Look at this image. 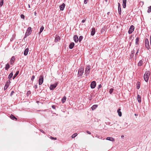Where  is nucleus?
<instances>
[{"mask_svg": "<svg viewBox=\"0 0 151 151\" xmlns=\"http://www.w3.org/2000/svg\"><path fill=\"white\" fill-rule=\"evenodd\" d=\"M150 74V73L149 71H146L144 76V80L146 82H147L148 79Z\"/></svg>", "mask_w": 151, "mask_h": 151, "instance_id": "f257e3e1", "label": "nucleus"}, {"mask_svg": "<svg viewBox=\"0 0 151 151\" xmlns=\"http://www.w3.org/2000/svg\"><path fill=\"white\" fill-rule=\"evenodd\" d=\"M84 72V68L83 66H81L78 70V77L81 76L83 74Z\"/></svg>", "mask_w": 151, "mask_h": 151, "instance_id": "f03ea898", "label": "nucleus"}, {"mask_svg": "<svg viewBox=\"0 0 151 151\" xmlns=\"http://www.w3.org/2000/svg\"><path fill=\"white\" fill-rule=\"evenodd\" d=\"M32 32V28L31 27H29L27 29L25 35V37L30 35Z\"/></svg>", "mask_w": 151, "mask_h": 151, "instance_id": "7ed1b4c3", "label": "nucleus"}, {"mask_svg": "<svg viewBox=\"0 0 151 151\" xmlns=\"http://www.w3.org/2000/svg\"><path fill=\"white\" fill-rule=\"evenodd\" d=\"M44 81V76L43 75H40L39 76V84L40 85H41Z\"/></svg>", "mask_w": 151, "mask_h": 151, "instance_id": "20e7f679", "label": "nucleus"}, {"mask_svg": "<svg viewBox=\"0 0 151 151\" xmlns=\"http://www.w3.org/2000/svg\"><path fill=\"white\" fill-rule=\"evenodd\" d=\"M90 67L89 65L87 66L86 68V70L85 72V74L86 76L90 72Z\"/></svg>", "mask_w": 151, "mask_h": 151, "instance_id": "39448f33", "label": "nucleus"}, {"mask_svg": "<svg viewBox=\"0 0 151 151\" xmlns=\"http://www.w3.org/2000/svg\"><path fill=\"white\" fill-rule=\"evenodd\" d=\"M145 46L147 50H149L150 48L149 45V42L148 39L147 38L145 39Z\"/></svg>", "mask_w": 151, "mask_h": 151, "instance_id": "423d86ee", "label": "nucleus"}, {"mask_svg": "<svg viewBox=\"0 0 151 151\" xmlns=\"http://www.w3.org/2000/svg\"><path fill=\"white\" fill-rule=\"evenodd\" d=\"M134 26L133 25H131L128 31V33L129 34H131L134 31Z\"/></svg>", "mask_w": 151, "mask_h": 151, "instance_id": "0eeeda50", "label": "nucleus"}, {"mask_svg": "<svg viewBox=\"0 0 151 151\" xmlns=\"http://www.w3.org/2000/svg\"><path fill=\"white\" fill-rule=\"evenodd\" d=\"M58 83H55L54 84H52L50 86V88L51 90H53L57 86Z\"/></svg>", "mask_w": 151, "mask_h": 151, "instance_id": "6e6552de", "label": "nucleus"}, {"mask_svg": "<svg viewBox=\"0 0 151 151\" xmlns=\"http://www.w3.org/2000/svg\"><path fill=\"white\" fill-rule=\"evenodd\" d=\"M96 85V83L95 81H93L91 82V88H94Z\"/></svg>", "mask_w": 151, "mask_h": 151, "instance_id": "1a4fd4ad", "label": "nucleus"}, {"mask_svg": "<svg viewBox=\"0 0 151 151\" xmlns=\"http://www.w3.org/2000/svg\"><path fill=\"white\" fill-rule=\"evenodd\" d=\"M15 57L14 56H13L11 58L10 61V63L11 65H13L15 61Z\"/></svg>", "mask_w": 151, "mask_h": 151, "instance_id": "9d476101", "label": "nucleus"}, {"mask_svg": "<svg viewBox=\"0 0 151 151\" xmlns=\"http://www.w3.org/2000/svg\"><path fill=\"white\" fill-rule=\"evenodd\" d=\"M118 11L119 14L120 15L121 13V5L119 3H118Z\"/></svg>", "mask_w": 151, "mask_h": 151, "instance_id": "9b49d317", "label": "nucleus"}, {"mask_svg": "<svg viewBox=\"0 0 151 151\" xmlns=\"http://www.w3.org/2000/svg\"><path fill=\"white\" fill-rule=\"evenodd\" d=\"M73 40L75 42H77L78 40V37L77 35H75L73 37Z\"/></svg>", "mask_w": 151, "mask_h": 151, "instance_id": "f8f14e48", "label": "nucleus"}, {"mask_svg": "<svg viewBox=\"0 0 151 151\" xmlns=\"http://www.w3.org/2000/svg\"><path fill=\"white\" fill-rule=\"evenodd\" d=\"M65 5L64 3H63L62 5L60 6V9L61 11H63L64 10Z\"/></svg>", "mask_w": 151, "mask_h": 151, "instance_id": "ddd939ff", "label": "nucleus"}, {"mask_svg": "<svg viewBox=\"0 0 151 151\" xmlns=\"http://www.w3.org/2000/svg\"><path fill=\"white\" fill-rule=\"evenodd\" d=\"M10 83V81H9V82L8 81L5 84V86L4 87V90H5L8 87H9V83Z\"/></svg>", "mask_w": 151, "mask_h": 151, "instance_id": "4468645a", "label": "nucleus"}, {"mask_svg": "<svg viewBox=\"0 0 151 151\" xmlns=\"http://www.w3.org/2000/svg\"><path fill=\"white\" fill-rule=\"evenodd\" d=\"M106 139L112 142H114L115 141V139L113 137H107L106 138Z\"/></svg>", "mask_w": 151, "mask_h": 151, "instance_id": "2eb2a0df", "label": "nucleus"}, {"mask_svg": "<svg viewBox=\"0 0 151 151\" xmlns=\"http://www.w3.org/2000/svg\"><path fill=\"white\" fill-rule=\"evenodd\" d=\"M127 0H123L122 6L124 8H125L126 6Z\"/></svg>", "mask_w": 151, "mask_h": 151, "instance_id": "dca6fc26", "label": "nucleus"}, {"mask_svg": "<svg viewBox=\"0 0 151 151\" xmlns=\"http://www.w3.org/2000/svg\"><path fill=\"white\" fill-rule=\"evenodd\" d=\"M95 33V29L94 28H92V29L91 31V35L92 36H93L94 35Z\"/></svg>", "mask_w": 151, "mask_h": 151, "instance_id": "f3484780", "label": "nucleus"}, {"mask_svg": "<svg viewBox=\"0 0 151 151\" xmlns=\"http://www.w3.org/2000/svg\"><path fill=\"white\" fill-rule=\"evenodd\" d=\"M75 44L73 42H71L69 45V47L70 49H72L74 47Z\"/></svg>", "mask_w": 151, "mask_h": 151, "instance_id": "a211bd4d", "label": "nucleus"}, {"mask_svg": "<svg viewBox=\"0 0 151 151\" xmlns=\"http://www.w3.org/2000/svg\"><path fill=\"white\" fill-rule=\"evenodd\" d=\"M28 51H29L28 48H27L25 49L24 51V55L25 56L27 55L28 54Z\"/></svg>", "mask_w": 151, "mask_h": 151, "instance_id": "6ab92c4d", "label": "nucleus"}, {"mask_svg": "<svg viewBox=\"0 0 151 151\" xmlns=\"http://www.w3.org/2000/svg\"><path fill=\"white\" fill-rule=\"evenodd\" d=\"M143 64V61H142V60H140L139 61V62H138L137 65L139 66H142Z\"/></svg>", "mask_w": 151, "mask_h": 151, "instance_id": "aec40b11", "label": "nucleus"}, {"mask_svg": "<svg viewBox=\"0 0 151 151\" xmlns=\"http://www.w3.org/2000/svg\"><path fill=\"white\" fill-rule=\"evenodd\" d=\"M140 82L138 81L137 82V84H136V88L138 90L139 89L140 87Z\"/></svg>", "mask_w": 151, "mask_h": 151, "instance_id": "412c9836", "label": "nucleus"}, {"mask_svg": "<svg viewBox=\"0 0 151 151\" xmlns=\"http://www.w3.org/2000/svg\"><path fill=\"white\" fill-rule=\"evenodd\" d=\"M121 110V109L119 108L117 111V112L118 113L119 116L120 117L122 116V112L120 111Z\"/></svg>", "mask_w": 151, "mask_h": 151, "instance_id": "4be33fe9", "label": "nucleus"}, {"mask_svg": "<svg viewBox=\"0 0 151 151\" xmlns=\"http://www.w3.org/2000/svg\"><path fill=\"white\" fill-rule=\"evenodd\" d=\"M98 106L97 105L95 104L93 105L91 107L92 110H94L95 109L98 107Z\"/></svg>", "mask_w": 151, "mask_h": 151, "instance_id": "5701e85b", "label": "nucleus"}, {"mask_svg": "<svg viewBox=\"0 0 151 151\" xmlns=\"http://www.w3.org/2000/svg\"><path fill=\"white\" fill-rule=\"evenodd\" d=\"M19 70H17L16 71L15 74L14 75V76L13 77V79H14L17 77V76L19 74Z\"/></svg>", "mask_w": 151, "mask_h": 151, "instance_id": "b1692460", "label": "nucleus"}, {"mask_svg": "<svg viewBox=\"0 0 151 151\" xmlns=\"http://www.w3.org/2000/svg\"><path fill=\"white\" fill-rule=\"evenodd\" d=\"M139 38L138 37H137L136 38L135 40V44L136 45H139Z\"/></svg>", "mask_w": 151, "mask_h": 151, "instance_id": "393cba45", "label": "nucleus"}, {"mask_svg": "<svg viewBox=\"0 0 151 151\" xmlns=\"http://www.w3.org/2000/svg\"><path fill=\"white\" fill-rule=\"evenodd\" d=\"M60 38L59 36H57L55 37V42H58V41L60 40Z\"/></svg>", "mask_w": 151, "mask_h": 151, "instance_id": "a878e982", "label": "nucleus"}, {"mask_svg": "<svg viewBox=\"0 0 151 151\" xmlns=\"http://www.w3.org/2000/svg\"><path fill=\"white\" fill-rule=\"evenodd\" d=\"M137 100L139 103L141 102V98L139 95H138L137 96Z\"/></svg>", "mask_w": 151, "mask_h": 151, "instance_id": "bb28decb", "label": "nucleus"}, {"mask_svg": "<svg viewBox=\"0 0 151 151\" xmlns=\"http://www.w3.org/2000/svg\"><path fill=\"white\" fill-rule=\"evenodd\" d=\"M10 118L14 120L15 119L16 120H17V118L15 116H14L13 115L11 114L10 116Z\"/></svg>", "mask_w": 151, "mask_h": 151, "instance_id": "cd10ccee", "label": "nucleus"}, {"mask_svg": "<svg viewBox=\"0 0 151 151\" xmlns=\"http://www.w3.org/2000/svg\"><path fill=\"white\" fill-rule=\"evenodd\" d=\"M44 29V27L43 26H42L40 28V31L39 32V34H40L42 32Z\"/></svg>", "mask_w": 151, "mask_h": 151, "instance_id": "c85d7f7f", "label": "nucleus"}, {"mask_svg": "<svg viewBox=\"0 0 151 151\" xmlns=\"http://www.w3.org/2000/svg\"><path fill=\"white\" fill-rule=\"evenodd\" d=\"M13 76V73L12 72L9 75L8 78L9 79H11V78Z\"/></svg>", "mask_w": 151, "mask_h": 151, "instance_id": "c756f323", "label": "nucleus"}, {"mask_svg": "<svg viewBox=\"0 0 151 151\" xmlns=\"http://www.w3.org/2000/svg\"><path fill=\"white\" fill-rule=\"evenodd\" d=\"M10 68V65L8 63L5 66V69L6 70H8Z\"/></svg>", "mask_w": 151, "mask_h": 151, "instance_id": "7c9ffc66", "label": "nucleus"}, {"mask_svg": "<svg viewBox=\"0 0 151 151\" xmlns=\"http://www.w3.org/2000/svg\"><path fill=\"white\" fill-rule=\"evenodd\" d=\"M66 97L65 96L63 97L61 99V101L63 103H64L66 101Z\"/></svg>", "mask_w": 151, "mask_h": 151, "instance_id": "2f4dec72", "label": "nucleus"}, {"mask_svg": "<svg viewBox=\"0 0 151 151\" xmlns=\"http://www.w3.org/2000/svg\"><path fill=\"white\" fill-rule=\"evenodd\" d=\"M4 4V0H1L0 1V7H1Z\"/></svg>", "mask_w": 151, "mask_h": 151, "instance_id": "473e14b6", "label": "nucleus"}, {"mask_svg": "<svg viewBox=\"0 0 151 151\" xmlns=\"http://www.w3.org/2000/svg\"><path fill=\"white\" fill-rule=\"evenodd\" d=\"M151 12V6H150L148 7V9L147 10V12L148 13H150Z\"/></svg>", "mask_w": 151, "mask_h": 151, "instance_id": "72a5a7b5", "label": "nucleus"}, {"mask_svg": "<svg viewBox=\"0 0 151 151\" xmlns=\"http://www.w3.org/2000/svg\"><path fill=\"white\" fill-rule=\"evenodd\" d=\"M83 39V37L82 36H80L79 37V38L78 39V40L79 42H81V41Z\"/></svg>", "mask_w": 151, "mask_h": 151, "instance_id": "f704fd0d", "label": "nucleus"}, {"mask_svg": "<svg viewBox=\"0 0 151 151\" xmlns=\"http://www.w3.org/2000/svg\"><path fill=\"white\" fill-rule=\"evenodd\" d=\"M114 91V89L113 88H111L109 89V93L110 94H111Z\"/></svg>", "mask_w": 151, "mask_h": 151, "instance_id": "c9c22d12", "label": "nucleus"}, {"mask_svg": "<svg viewBox=\"0 0 151 151\" xmlns=\"http://www.w3.org/2000/svg\"><path fill=\"white\" fill-rule=\"evenodd\" d=\"M77 135V133H75L73 134L72 136V138H75L76 137Z\"/></svg>", "mask_w": 151, "mask_h": 151, "instance_id": "e433bc0d", "label": "nucleus"}, {"mask_svg": "<svg viewBox=\"0 0 151 151\" xmlns=\"http://www.w3.org/2000/svg\"><path fill=\"white\" fill-rule=\"evenodd\" d=\"M31 92L30 91H28L27 92V96H28L31 94Z\"/></svg>", "mask_w": 151, "mask_h": 151, "instance_id": "4c0bfd02", "label": "nucleus"}, {"mask_svg": "<svg viewBox=\"0 0 151 151\" xmlns=\"http://www.w3.org/2000/svg\"><path fill=\"white\" fill-rule=\"evenodd\" d=\"M139 48H138V49H136V50H137V51L136 52V53L135 54V56L136 57L137 56V55L138 53L139 52Z\"/></svg>", "mask_w": 151, "mask_h": 151, "instance_id": "58836bf2", "label": "nucleus"}, {"mask_svg": "<svg viewBox=\"0 0 151 151\" xmlns=\"http://www.w3.org/2000/svg\"><path fill=\"white\" fill-rule=\"evenodd\" d=\"M56 107L57 106L54 105H52V108L54 109H56Z\"/></svg>", "mask_w": 151, "mask_h": 151, "instance_id": "ea45409f", "label": "nucleus"}, {"mask_svg": "<svg viewBox=\"0 0 151 151\" xmlns=\"http://www.w3.org/2000/svg\"><path fill=\"white\" fill-rule=\"evenodd\" d=\"M135 51L134 49L131 52V54H132V57L134 56V54L135 53Z\"/></svg>", "mask_w": 151, "mask_h": 151, "instance_id": "a19ab883", "label": "nucleus"}, {"mask_svg": "<svg viewBox=\"0 0 151 151\" xmlns=\"http://www.w3.org/2000/svg\"><path fill=\"white\" fill-rule=\"evenodd\" d=\"M35 78V76L33 75V76H32V78H31V80L32 81H34Z\"/></svg>", "mask_w": 151, "mask_h": 151, "instance_id": "79ce46f5", "label": "nucleus"}, {"mask_svg": "<svg viewBox=\"0 0 151 151\" xmlns=\"http://www.w3.org/2000/svg\"><path fill=\"white\" fill-rule=\"evenodd\" d=\"M50 138L52 139H54L55 140L57 139V138L56 137H50Z\"/></svg>", "mask_w": 151, "mask_h": 151, "instance_id": "37998d69", "label": "nucleus"}, {"mask_svg": "<svg viewBox=\"0 0 151 151\" xmlns=\"http://www.w3.org/2000/svg\"><path fill=\"white\" fill-rule=\"evenodd\" d=\"M20 17L21 18L23 19H24V16L23 14H22L20 15Z\"/></svg>", "mask_w": 151, "mask_h": 151, "instance_id": "c03bdc74", "label": "nucleus"}, {"mask_svg": "<svg viewBox=\"0 0 151 151\" xmlns=\"http://www.w3.org/2000/svg\"><path fill=\"white\" fill-rule=\"evenodd\" d=\"M88 0H84V4H86L88 2Z\"/></svg>", "mask_w": 151, "mask_h": 151, "instance_id": "a18cd8bd", "label": "nucleus"}, {"mask_svg": "<svg viewBox=\"0 0 151 151\" xmlns=\"http://www.w3.org/2000/svg\"><path fill=\"white\" fill-rule=\"evenodd\" d=\"M102 87V86L101 84H99L98 86V89H99L100 88H101Z\"/></svg>", "mask_w": 151, "mask_h": 151, "instance_id": "49530a36", "label": "nucleus"}, {"mask_svg": "<svg viewBox=\"0 0 151 151\" xmlns=\"http://www.w3.org/2000/svg\"><path fill=\"white\" fill-rule=\"evenodd\" d=\"M40 130L41 132H42L44 134H45V132L42 129H40Z\"/></svg>", "mask_w": 151, "mask_h": 151, "instance_id": "de8ad7c7", "label": "nucleus"}, {"mask_svg": "<svg viewBox=\"0 0 151 151\" xmlns=\"http://www.w3.org/2000/svg\"><path fill=\"white\" fill-rule=\"evenodd\" d=\"M34 87L35 89H36L37 88V85H35L34 86Z\"/></svg>", "mask_w": 151, "mask_h": 151, "instance_id": "09e8293b", "label": "nucleus"}, {"mask_svg": "<svg viewBox=\"0 0 151 151\" xmlns=\"http://www.w3.org/2000/svg\"><path fill=\"white\" fill-rule=\"evenodd\" d=\"M105 29H104L102 28L101 30V32H103L104 31Z\"/></svg>", "mask_w": 151, "mask_h": 151, "instance_id": "8fccbe9b", "label": "nucleus"}, {"mask_svg": "<svg viewBox=\"0 0 151 151\" xmlns=\"http://www.w3.org/2000/svg\"><path fill=\"white\" fill-rule=\"evenodd\" d=\"M86 132L88 134H91V132L89 131H86Z\"/></svg>", "mask_w": 151, "mask_h": 151, "instance_id": "3c124183", "label": "nucleus"}, {"mask_svg": "<svg viewBox=\"0 0 151 151\" xmlns=\"http://www.w3.org/2000/svg\"><path fill=\"white\" fill-rule=\"evenodd\" d=\"M14 91H12L11 93V95H12L14 93Z\"/></svg>", "mask_w": 151, "mask_h": 151, "instance_id": "603ef678", "label": "nucleus"}, {"mask_svg": "<svg viewBox=\"0 0 151 151\" xmlns=\"http://www.w3.org/2000/svg\"><path fill=\"white\" fill-rule=\"evenodd\" d=\"M86 21V19H83L82 20L81 22L82 23H84Z\"/></svg>", "mask_w": 151, "mask_h": 151, "instance_id": "864d4df0", "label": "nucleus"}, {"mask_svg": "<svg viewBox=\"0 0 151 151\" xmlns=\"http://www.w3.org/2000/svg\"><path fill=\"white\" fill-rule=\"evenodd\" d=\"M150 45H151V35L150 36Z\"/></svg>", "mask_w": 151, "mask_h": 151, "instance_id": "5fc2aeb1", "label": "nucleus"}, {"mask_svg": "<svg viewBox=\"0 0 151 151\" xmlns=\"http://www.w3.org/2000/svg\"><path fill=\"white\" fill-rule=\"evenodd\" d=\"M124 137V135H122L121 136V138H123Z\"/></svg>", "mask_w": 151, "mask_h": 151, "instance_id": "6e6d98bb", "label": "nucleus"}, {"mask_svg": "<svg viewBox=\"0 0 151 151\" xmlns=\"http://www.w3.org/2000/svg\"><path fill=\"white\" fill-rule=\"evenodd\" d=\"M110 13V12H108L107 13V14L108 15H109Z\"/></svg>", "mask_w": 151, "mask_h": 151, "instance_id": "4d7b16f0", "label": "nucleus"}, {"mask_svg": "<svg viewBox=\"0 0 151 151\" xmlns=\"http://www.w3.org/2000/svg\"><path fill=\"white\" fill-rule=\"evenodd\" d=\"M28 7L29 8H30V5L29 4H28Z\"/></svg>", "mask_w": 151, "mask_h": 151, "instance_id": "13d9d810", "label": "nucleus"}, {"mask_svg": "<svg viewBox=\"0 0 151 151\" xmlns=\"http://www.w3.org/2000/svg\"><path fill=\"white\" fill-rule=\"evenodd\" d=\"M134 115H135V116H137V114H134Z\"/></svg>", "mask_w": 151, "mask_h": 151, "instance_id": "bf43d9fd", "label": "nucleus"}, {"mask_svg": "<svg viewBox=\"0 0 151 151\" xmlns=\"http://www.w3.org/2000/svg\"><path fill=\"white\" fill-rule=\"evenodd\" d=\"M36 14H37L36 13V12H35V15H36Z\"/></svg>", "mask_w": 151, "mask_h": 151, "instance_id": "052dcab7", "label": "nucleus"}, {"mask_svg": "<svg viewBox=\"0 0 151 151\" xmlns=\"http://www.w3.org/2000/svg\"><path fill=\"white\" fill-rule=\"evenodd\" d=\"M130 56H132V54H131L130 55Z\"/></svg>", "mask_w": 151, "mask_h": 151, "instance_id": "680f3d73", "label": "nucleus"}, {"mask_svg": "<svg viewBox=\"0 0 151 151\" xmlns=\"http://www.w3.org/2000/svg\"><path fill=\"white\" fill-rule=\"evenodd\" d=\"M131 42H130L129 43V45L130 46H131Z\"/></svg>", "mask_w": 151, "mask_h": 151, "instance_id": "e2e57ef3", "label": "nucleus"}, {"mask_svg": "<svg viewBox=\"0 0 151 151\" xmlns=\"http://www.w3.org/2000/svg\"><path fill=\"white\" fill-rule=\"evenodd\" d=\"M141 2L142 3V4H143V1H142V2Z\"/></svg>", "mask_w": 151, "mask_h": 151, "instance_id": "0e129e2a", "label": "nucleus"}, {"mask_svg": "<svg viewBox=\"0 0 151 151\" xmlns=\"http://www.w3.org/2000/svg\"><path fill=\"white\" fill-rule=\"evenodd\" d=\"M141 2L142 3V4H143V1H142V2Z\"/></svg>", "mask_w": 151, "mask_h": 151, "instance_id": "69168bd1", "label": "nucleus"}, {"mask_svg": "<svg viewBox=\"0 0 151 151\" xmlns=\"http://www.w3.org/2000/svg\"><path fill=\"white\" fill-rule=\"evenodd\" d=\"M108 0H105L106 2H107Z\"/></svg>", "mask_w": 151, "mask_h": 151, "instance_id": "338daca9", "label": "nucleus"}, {"mask_svg": "<svg viewBox=\"0 0 151 151\" xmlns=\"http://www.w3.org/2000/svg\"><path fill=\"white\" fill-rule=\"evenodd\" d=\"M125 124H127V123H125Z\"/></svg>", "mask_w": 151, "mask_h": 151, "instance_id": "774afa93", "label": "nucleus"}]
</instances>
